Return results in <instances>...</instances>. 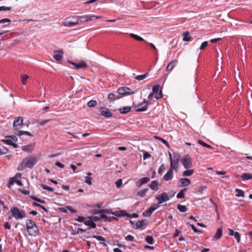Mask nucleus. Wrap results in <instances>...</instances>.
Returning a JSON list of instances; mask_svg holds the SVG:
<instances>
[{"label":"nucleus","mask_w":252,"mask_h":252,"mask_svg":"<svg viewBox=\"0 0 252 252\" xmlns=\"http://www.w3.org/2000/svg\"><path fill=\"white\" fill-rule=\"evenodd\" d=\"M38 161L37 158L32 156H28L24 158L20 165L17 167V169L19 171L24 170L25 168H32L36 164Z\"/></svg>","instance_id":"f257e3e1"},{"label":"nucleus","mask_w":252,"mask_h":252,"mask_svg":"<svg viewBox=\"0 0 252 252\" xmlns=\"http://www.w3.org/2000/svg\"><path fill=\"white\" fill-rule=\"evenodd\" d=\"M10 215L8 216V220L14 218L16 220H20L26 217V213L23 210L20 209L18 207L14 206L10 208L9 211Z\"/></svg>","instance_id":"f03ea898"},{"label":"nucleus","mask_w":252,"mask_h":252,"mask_svg":"<svg viewBox=\"0 0 252 252\" xmlns=\"http://www.w3.org/2000/svg\"><path fill=\"white\" fill-rule=\"evenodd\" d=\"M26 225L27 232L29 235L36 236L39 234L38 228L33 220H27L26 221Z\"/></svg>","instance_id":"7ed1b4c3"},{"label":"nucleus","mask_w":252,"mask_h":252,"mask_svg":"<svg viewBox=\"0 0 252 252\" xmlns=\"http://www.w3.org/2000/svg\"><path fill=\"white\" fill-rule=\"evenodd\" d=\"M169 158L170 160V168L172 169L177 170L178 168V163L180 158V156L179 154H174L173 155V159H172L171 154L169 153Z\"/></svg>","instance_id":"20e7f679"},{"label":"nucleus","mask_w":252,"mask_h":252,"mask_svg":"<svg viewBox=\"0 0 252 252\" xmlns=\"http://www.w3.org/2000/svg\"><path fill=\"white\" fill-rule=\"evenodd\" d=\"M101 16L91 15L78 16V19H80V21L82 22H87L89 21H94L96 19H101Z\"/></svg>","instance_id":"39448f33"},{"label":"nucleus","mask_w":252,"mask_h":252,"mask_svg":"<svg viewBox=\"0 0 252 252\" xmlns=\"http://www.w3.org/2000/svg\"><path fill=\"white\" fill-rule=\"evenodd\" d=\"M182 163L185 169H189L192 166V161L189 155H186L181 160Z\"/></svg>","instance_id":"423d86ee"},{"label":"nucleus","mask_w":252,"mask_h":252,"mask_svg":"<svg viewBox=\"0 0 252 252\" xmlns=\"http://www.w3.org/2000/svg\"><path fill=\"white\" fill-rule=\"evenodd\" d=\"M17 141V138L15 136H7L5 137L3 141L7 144L12 145L14 147H17L15 143Z\"/></svg>","instance_id":"0eeeda50"},{"label":"nucleus","mask_w":252,"mask_h":252,"mask_svg":"<svg viewBox=\"0 0 252 252\" xmlns=\"http://www.w3.org/2000/svg\"><path fill=\"white\" fill-rule=\"evenodd\" d=\"M153 93L155 94V98L157 99L162 97L161 90L159 85H156L153 88Z\"/></svg>","instance_id":"6e6552de"},{"label":"nucleus","mask_w":252,"mask_h":252,"mask_svg":"<svg viewBox=\"0 0 252 252\" xmlns=\"http://www.w3.org/2000/svg\"><path fill=\"white\" fill-rule=\"evenodd\" d=\"M156 199L158 201L159 204H161L163 202L168 201L170 198L166 192H163L161 194L157 196Z\"/></svg>","instance_id":"1a4fd4ad"},{"label":"nucleus","mask_w":252,"mask_h":252,"mask_svg":"<svg viewBox=\"0 0 252 252\" xmlns=\"http://www.w3.org/2000/svg\"><path fill=\"white\" fill-rule=\"evenodd\" d=\"M131 92L132 91L130 89L125 87L119 88L117 90V93L123 95L130 94L132 93Z\"/></svg>","instance_id":"9d476101"},{"label":"nucleus","mask_w":252,"mask_h":252,"mask_svg":"<svg viewBox=\"0 0 252 252\" xmlns=\"http://www.w3.org/2000/svg\"><path fill=\"white\" fill-rule=\"evenodd\" d=\"M93 221L94 222L98 221L103 219L104 220V218L106 217V215L102 214L100 213H95L93 215L91 216Z\"/></svg>","instance_id":"9b49d317"},{"label":"nucleus","mask_w":252,"mask_h":252,"mask_svg":"<svg viewBox=\"0 0 252 252\" xmlns=\"http://www.w3.org/2000/svg\"><path fill=\"white\" fill-rule=\"evenodd\" d=\"M148 101L144 100L143 102L139 104L137 106L136 111L138 112H143L147 109L148 107Z\"/></svg>","instance_id":"f8f14e48"},{"label":"nucleus","mask_w":252,"mask_h":252,"mask_svg":"<svg viewBox=\"0 0 252 252\" xmlns=\"http://www.w3.org/2000/svg\"><path fill=\"white\" fill-rule=\"evenodd\" d=\"M23 120L22 117H19L13 123V127L15 129H19L23 125Z\"/></svg>","instance_id":"ddd939ff"},{"label":"nucleus","mask_w":252,"mask_h":252,"mask_svg":"<svg viewBox=\"0 0 252 252\" xmlns=\"http://www.w3.org/2000/svg\"><path fill=\"white\" fill-rule=\"evenodd\" d=\"M84 224L87 226L91 227L92 228L96 227L95 223L93 221L91 217L86 218L84 221Z\"/></svg>","instance_id":"4468645a"},{"label":"nucleus","mask_w":252,"mask_h":252,"mask_svg":"<svg viewBox=\"0 0 252 252\" xmlns=\"http://www.w3.org/2000/svg\"><path fill=\"white\" fill-rule=\"evenodd\" d=\"M53 57L57 61H61L63 58V52L62 51H55L54 52Z\"/></svg>","instance_id":"2eb2a0df"},{"label":"nucleus","mask_w":252,"mask_h":252,"mask_svg":"<svg viewBox=\"0 0 252 252\" xmlns=\"http://www.w3.org/2000/svg\"><path fill=\"white\" fill-rule=\"evenodd\" d=\"M173 169L170 168L167 172L163 176V179L164 181H168L171 180L173 178Z\"/></svg>","instance_id":"dca6fc26"},{"label":"nucleus","mask_w":252,"mask_h":252,"mask_svg":"<svg viewBox=\"0 0 252 252\" xmlns=\"http://www.w3.org/2000/svg\"><path fill=\"white\" fill-rule=\"evenodd\" d=\"M72 64L75 68H85L87 67V63L84 61L78 63H72Z\"/></svg>","instance_id":"f3484780"},{"label":"nucleus","mask_w":252,"mask_h":252,"mask_svg":"<svg viewBox=\"0 0 252 252\" xmlns=\"http://www.w3.org/2000/svg\"><path fill=\"white\" fill-rule=\"evenodd\" d=\"M101 115L106 118H110L112 116V113L109 110L106 108H103L101 109Z\"/></svg>","instance_id":"a211bd4d"},{"label":"nucleus","mask_w":252,"mask_h":252,"mask_svg":"<svg viewBox=\"0 0 252 252\" xmlns=\"http://www.w3.org/2000/svg\"><path fill=\"white\" fill-rule=\"evenodd\" d=\"M222 235V228H219L217 229V231L213 236V240H219L220 239Z\"/></svg>","instance_id":"6ab92c4d"},{"label":"nucleus","mask_w":252,"mask_h":252,"mask_svg":"<svg viewBox=\"0 0 252 252\" xmlns=\"http://www.w3.org/2000/svg\"><path fill=\"white\" fill-rule=\"evenodd\" d=\"M177 63V61L176 60H173L172 61L170 62L169 64H168L166 70L167 72H170L173 68L176 65V63Z\"/></svg>","instance_id":"aec40b11"},{"label":"nucleus","mask_w":252,"mask_h":252,"mask_svg":"<svg viewBox=\"0 0 252 252\" xmlns=\"http://www.w3.org/2000/svg\"><path fill=\"white\" fill-rule=\"evenodd\" d=\"M151 189L157 191L158 189V184L157 181H152L149 185Z\"/></svg>","instance_id":"412c9836"},{"label":"nucleus","mask_w":252,"mask_h":252,"mask_svg":"<svg viewBox=\"0 0 252 252\" xmlns=\"http://www.w3.org/2000/svg\"><path fill=\"white\" fill-rule=\"evenodd\" d=\"M181 187H185L190 184V180L188 178H182L180 179Z\"/></svg>","instance_id":"4be33fe9"},{"label":"nucleus","mask_w":252,"mask_h":252,"mask_svg":"<svg viewBox=\"0 0 252 252\" xmlns=\"http://www.w3.org/2000/svg\"><path fill=\"white\" fill-rule=\"evenodd\" d=\"M146 224V221L145 220H142L138 221L136 222L134 227L136 229H139L142 228Z\"/></svg>","instance_id":"5701e85b"},{"label":"nucleus","mask_w":252,"mask_h":252,"mask_svg":"<svg viewBox=\"0 0 252 252\" xmlns=\"http://www.w3.org/2000/svg\"><path fill=\"white\" fill-rule=\"evenodd\" d=\"M131 110V107L130 106H125L123 108L119 109V112L121 114H126Z\"/></svg>","instance_id":"b1692460"},{"label":"nucleus","mask_w":252,"mask_h":252,"mask_svg":"<svg viewBox=\"0 0 252 252\" xmlns=\"http://www.w3.org/2000/svg\"><path fill=\"white\" fill-rule=\"evenodd\" d=\"M241 178L244 180H248L249 179H252V174L250 173H243L241 175Z\"/></svg>","instance_id":"393cba45"},{"label":"nucleus","mask_w":252,"mask_h":252,"mask_svg":"<svg viewBox=\"0 0 252 252\" xmlns=\"http://www.w3.org/2000/svg\"><path fill=\"white\" fill-rule=\"evenodd\" d=\"M63 25L65 27H71L77 25V22L65 21L64 22H63Z\"/></svg>","instance_id":"a878e982"},{"label":"nucleus","mask_w":252,"mask_h":252,"mask_svg":"<svg viewBox=\"0 0 252 252\" xmlns=\"http://www.w3.org/2000/svg\"><path fill=\"white\" fill-rule=\"evenodd\" d=\"M183 40L186 41H191L192 40V38L189 36V32H185L184 33Z\"/></svg>","instance_id":"bb28decb"},{"label":"nucleus","mask_w":252,"mask_h":252,"mask_svg":"<svg viewBox=\"0 0 252 252\" xmlns=\"http://www.w3.org/2000/svg\"><path fill=\"white\" fill-rule=\"evenodd\" d=\"M108 98L110 100L114 101L119 99L120 97H118L116 94L113 93H111L108 94Z\"/></svg>","instance_id":"cd10ccee"},{"label":"nucleus","mask_w":252,"mask_h":252,"mask_svg":"<svg viewBox=\"0 0 252 252\" xmlns=\"http://www.w3.org/2000/svg\"><path fill=\"white\" fill-rule=\"evenodd\" d=\"M235 191L237 192V194L235 195L236 197H244V192L242 189H235Z\"/></svg>","instance_id":"c85d7f7f"},{"label":"nucleus","mask_w":252,"mask_h":252,"mask_svg":"<svg viewBox=\"0 0 252 252\" xmlns=\"http://www.w3.org/2000/svg\"><path fill=\"white\" fill-rule=\"evenodd\" d=\"M194 173L193 169H189L184 171L183 172V175L184 176H190Z\"/></svg>","instance_id":"c756f323"},{"label":"nucleus","mask_w":252,"mask_h":252,"mask_svg":"<svg viewBox=\"0 0 252 252\" xmlns=\"http://www.w3.org/2000/svg\"><path fill=\"white\" fill-rule=\"evenodd\" d=\"M177 208L181 212L184 213L187 211V208L185 205L178 204Z\"/></svg>","instance_id":"7c9ffc66"},{"label":"nucleus","mask_w":252,"mask_h":252,"mask_svg":"<svg viewBox=\"0 0 252 252\" xmlns=\"http://www.w3.org/2000/svg\"><path fill=\"white\" fill-rule=\"evenodd\" d=\"M129 36L131 38H132L135 40H137L138 41H144V39L143 38H142V37H140L139 36L136 35L134 33H130Z\"/></svg>","instance_id":"2f4dec72"},{"label":"nucleus","mask_w":252,"mask_h":252,"mask_svg":"<svg viewBox=\"0 0 252 252\" xmlns=\"http://www.w3.org/2000/svg\"><path fill=\"white\" fill-rule=\"evenodd\" d=\"M150 178L149 177H143L140 179L139 182L140 185H142L143 184H145L147 183H148L149 181H150Z\"/></svg>","instance_id":"473e14b6"},{"label":"nucleus","mask_w":252,"mask_h":252,"mask_svg":"<svg viewBox=\"0 0 252 252\" xmlns=\"http://www.w3.org/2000/svg\"><path fill=\"white\" fill-rule=\"evenodd\" d=\"M149 189L148 188H146L143 189L139 190L137 194L139 196L141 197H144L146 192L148 191Z\"/></svg>","instance_id":"72a5a7b5"},{"label":"nucleus","mask_w":252,"mask_h":252,"mask_svg":"<svg viewBox=\"0 0 252 252\" xmlns=\"http://www.w3.org/2000/svg\"><path fill=\"white\" fill-rule=\"evenodd\" d=\"M148 75V73L147 72L143 75H137L135 77V79H136L137 80L141 81V80H142L144 79L145 78H146V77Z\"/></svg>","instance_id":"f704fd0d"},{"label":"nucleus","mask_w":252,"mask_h":252,"mask_svg":"<svg viewBox=\"0 0 252 252\" xmlns=\"http://www.w3.org/2000/svg\"><path fill=\"white\" fill-rule=\"evenodd\" d=\"M186 189H182L179 191V192L177 195V198H185V194L184 192L186 190Z\"/></svg>","instance_id":"c9c22d12"},{"label":"nucleus","mask_w":252,"mask_h":252,"mask_svg":"<svg viewBox=\"0 0 252 252\" xmlns=\"http://www.w3.org/2000/svg\"><path fill=\"white\" fill-rule=\"evenodd\" d=\"M96 104H97V102L96 100H91L89 101L87 103V105L89 107H94Z\"/></svg>","instance_id":"e433bc0d"},{"label":"nucleus","mask_w":252,"mask_h":252,"mask_svg":"<svg viewBox=\"0 0 252 252\" xmlns=\"http://www.w3.org/2000/svg\"><path fill=\"white\" fill-rule=\"evenodd\" d=\"M22 149L24 151L28 152H31L32 151V146L30 145H26L23 146L22 148Z\"/></svg>","instance_id":"4c0bfd02"},{"label":"nucleus","mask_w":252,"mask_h":252,"mask_svg":"<svg viewBox=\"0 0 252 252\" xmlns=\"http://www.w3.org/2000/svg\"><path fill=\"white\" fill-rule=\"evenodd\" d=\"M17 134L18 135H20V136L23 135V134H26V135H29L30 136H32V134L31 133H30L29 132L26 131H23V130L18 131L17 132Z\"/></svg>","instance_id":"58836bf2"},{"label":"nucleus","mask_w":252,"mask_h":252,"mask_svg":"<svg viewBox=\"0 0 252 252\" xmlns=\"http://www.w3.org/2000/svg\"><path fill=\"white\" fill-rule=\"evenodd\" d=\"M152 214V212L148 209V210H146L143 212V215L144 217H149L151 216Z\"/></svg>","instance_id":"ea45409f"},{"label":"nucleus","mask_w":252,"mask_h":252,"mask_svg":"<svg viewBox=\"0 0 252 252\" xmlns=\"http://www.w3.org/2000/svg\"><path fill=\"white\" fill-rule=\"evenodd\" d=\"M29 78V76L27 75H23L22 76V82L23 85H26L27 83V81Z\"/></svg>","instance_id":"a19ab883"},{"label":"nucleus","mask_w":252,"mask_h":252,"mask_svg":"<svg viewBox=\"0 0 252 252\" xmlns=\"http://www.w3.org/2000/svg\"><path fill=\"white\" fill-rule=\"evenodd\" d=\"M146 241L149 244H153V238L152 236H147L146 238Z\"/></svg>","instance_id":"79ce46f5"},{"label":"nucleus","mask_w":252,"mask_h":252,"mask_svg":"<svg viewBox=\"0 0 252 252\" xmlns=\"http://www.w3.org/2000/svg\"><path fill=\"white\" fill-rule=\"evenodd\" d=\"M41 187L44 189H46V190H47L49 191H54V189L53 188L50 187H49V186H47L45 185H44V184H42L41 185Z\"/></svg>","instance_id":"37998d69"},{"label":"nucleus","mask_w":252,"mask_h":252,"mask_svg":"<svg viewBox=\"0 0 252 252\" xmlns=\"http://www.w3.org/2000/svg\"><path fill=\"white\" fill-rule=\"evenodd\" d=\"M104 220L105 221H112L114 220H117V219L115 217H108L106 216V217L104 218Z\"/></svg>","instance_id":"c03bdc74"},{"label":"nucleus","mask_w":252,"mask_h":252,"mask_svg":"<svg viewBox=\"0 0 252 252\" xmlns=\"http://www.w3.org/2000/svg\"><path fill=\"white\" fill-rule=\"evenodd\" d=\"M233 236L235 237V238L236 239L237 242L238 243H239L241 240V238H240V235L239 233V232H235L234 234L233 235Z\"/></svg>","instance_id":"a18cd8bd"},{"label":"nucleus","mask_w":252,"mask_h":252,"mask_svg":"<svg viewBox=\"0 0 252 252\" xmlns=\"http://www.w3.org/2000/svg\"><path fill=\"white\" fill-rule=\"evenodd\" d=\"M10 23H11L10 19H8V18L3 19L0 20V24H4V23H7L8 25H9L10 24Z\"/></svg>","instance_id":"49530a36"},{"label":"nucleus","mask_w":252,"mask_h":252,"mask_svg":"<svg viewBox=\"0 0 252 252\" xmlns=\"http://www.w3.org/2000/svg\"><path fill=\"white\" fill-rule=\"evenodd\" d=\"M208 42L207 41H204L203 42L200 47V49L201 50H203L204 49H205L206 48V47L208 46Z\"/></svg>","instance_id":"de8ad7c7"},{"label":"nucleus","mask_w":252,"mask_h":252,"mask_svg":"<svg viewBox=\"0 0 252 252\" xmlns=\"http://www.w3.org/2000/svg\"><path fill=\"white\" fill-rule=\"evenodd\" d=\"M125 239L126 241L132 242L134 240V238L131 235H128L126 237Z\"/></svg>","instance_id":"09e8293b"},{"label":"nucleus","mask_w":252,"mask_h":252,"mask_svg":"<svg viewBox=\"0 0 252 252\" xmlns=\"http://www.w3.org/2000/svg\"><path fill=\"white\" fill-rule=\"evenodd\" d=\"M85 182L89 185H92V178L89 177H86L85 178Z\"/></svg>","instance_id":"8fccbe9b"},{"label":"nucleus","mask_w":252,"mask_h":252,"mask_svg":"<svg viewBox=\"0 0 252 252\" xmlns=\"http://www.w3.org/2000/svg\"><path fill=\"white\" fill-rule=\"evenodd\" d=\"M94 238L96 239L98 241H105V238H103L102 236H99V235H95V236H93Z\"/></svg>","instance_id":"3c124183"},{"label":"nucleus","mask_w":252,"mask_h":252,"mask_svg":"<svg viewBox=\"0 0 252 252\" xmlns=\"http://www.w3.org/2000/svg\"><path fill=\"white\" fill-rule=\"evenodd\" d=\"M19 191L23 194L25 195H28L30 194V191L29 190L25 189H20Z\"/></svg>","instance_id":"603ef678"},{"label":"nucleus","mask_w":252,"mask_h":252,"mask_svg":"<svg viewBox=\"0 0 252 252\" xmlns=\"http://www.w3.org/2000/svg\"><path fill=\"white\" fill-rule=\"evenodd\" d=\"M11 7H7L4 6H0V11H6V10H10L11 9Z\"/></svg>","instance_id":"864d4df0"},{"label":"nucleus","mask_w":252,"mask_h":252,"mask_svg":"<svg viewBox=\"0 0 252 252\" xmlns=\"http://www.w3.org/2000/svg\"><path fill=\"white\" fill-rule=\"evenodd\" d=\"M85 218H85V217L79 216V217H78V218L76 219V220L79 222H84Z\"/></svg>","instance_id":"5fc2aeb1"},{"label":"nucleus","mask_w":252,"mask_h":252,"mask_svg":"<svg viewBox=\"0 0 252 252\" xmlns=\"http://www.w3.org/2000/svg\"><path fill=\"white\" fill-rule=\"evenodd\" d=\"M191 227L194 232H196V233H201L202 232V231L201 230H198L195 227V226L193 224L191 225Z\"/></svg>","instance_id":"6e6d98bb"},{"label":"nucleus","mask_w":252,"mask_h":252,"mask_svg":"<svg viewBox=\"0 0 252 252\" xmlns=\"http://www.w3.org/2000/svg\"><path fill=\"white\" fill-rule=\"evenodd\" d=\"M116 187L119 188L122 185V181L121 179L118 180L116 182Z\"/></svg>","instance_id":"4d7b16f0"},{"label":"nucleus","mask_w":252,"mask_h":252,"mask_svg":"<svg viewBox=\"0 0 252 252\" xmlns=\"http://www.w3.org/2000/svg\"><path fill=\"white\" fill-rule=\"evenodd\" d=\"M151 157V155L148 152H145L143 154V158L144 159H146Z\"/></svg>","instance_id":"13d9d810"},{"label":"nucleus","mask_w":252,"mask_h":252,"mask_svg":"<svg viewBox=\"0 0 252 252\" xmlns=\"http://www.w3.org/2000/svg\"><path fill=\"white\" fill-rule=\"evenodd\" d=\"M164 164H162L160 165L158 169V172L159 174H161L163 172V168H164Z\"/></svg>","instance_id":"bf43d9fd"},{"label":"nucleus","mask_w":252,"mask_h":252,"mask_svg":"<svg viewBox=\"0 0 252 252\" xmlns=\"http://www.w3.org/2000/svg\"><path fill=\"white\" fill-rule=\"evenodd\" d=\"M66 208H67L68 210H69V211H70V212H71V213H76V212H77V211H76L75 209H74L72 208L71 207H70V206H67V207H66Z\"/></svg>","instance_id":"052dcab7"},{"label":"nucleus","mask_w":252,"mask_h":252,"mask_svg":"<svg viewBox=\"0 0 252 252\" xmlns=\"http://www.w3.org/2000/svg\"><path fill=\"white\" fill-rule=\"evenodd\" d=\"M207 189V186H201L199 188V192L202 194L204 191V189Z\"/></svg>","instance_id":"680f3d73"},{"label":"nucleus","mask_w":252,"mask_h":252,"mask_svg":"<svg viewBox=\"0 0 252 252\" xmlns=\"http://www.w3.org/2000/svg\"><path fill=\"white\" fill-rule=\"evenodd\" d=\"M50 121V120H46L43 121L39 123V125L41 126H44L45 124H47Z\"/></svg>","instance_id":"e2e57ef3"},{"label":"nucleus","mask_w":252,"mask_h":252,"mask_svg":"<svg viewBox=\"0 0 252 252\" xmlns=\"http://www.w3.org/2000/svg\"><path fill=\"white\" fill-rule=\"evenodd\" d=\"M4 227L5 229H10L11 228V225L8 222H6L4 224Z\"/></svg>","instance_id":"0e129e2a"},{"label":"nucleus","mask_w":252,"mask_h":252,"mask_svg":"<svg viewBox=\"0 0 252 252\" xmlns=\"http://www.w3.org/2000/svg\"><path fill=\"white\" fill-rule=\"evenodd\" d=\"M55 165L61 168H63L64 166L63 164L59 161L56 162Z\"/></svg>","instance_id":"69168bd1"},{"label":"nucleus","mask_w":252,"mask_h":252,"mask_svg":"<svg viewBox=\"0 0 252 252\" xmlns=\"http://www.w3.org/2000/svg\"><path fill=\"white\" fill-rule=\"evenodd\" d=\"M180 232H181V231H180L176 229L175 230V233L173 234V238H176L177 236H178L179 234L180 233Z\"/></svg>","instance_id":"338daca9"},{"label":"nucleus","mask_w":252,"mask_h":252,"mask_svg":"<svg viewBox=\"0 0 252 252\" xmlns=\"http://www.w3.org/2000/svg\"><path fill=\"white\" fill-rule=\"evenodd\" d=\"M220 40H221L220 38H216L212 39L210 41L212 43H216L218 41H220Z\"/></svg>","instance_id":"774afa93"}]
</instances>
